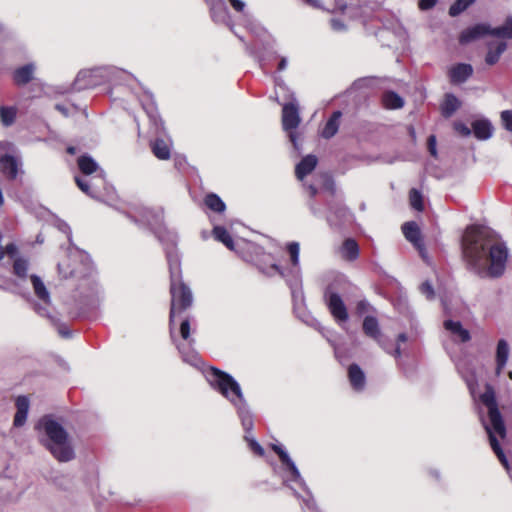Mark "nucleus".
I'll use <instances>...</instances> for the list:
<instances>
[{"mask_svg": "<svg viewBox=\"0 0 512 512\" xmlns=\"http://www.w3.org/2000/svg\"><path fill=\"white\" fill-rule=\"evenodd\" d=\"M266 274L268 276L279 274L280 277L285 278L288 287L292 290L293 296H295L296 290L302 285L301 269L299 268V264H292V267L289 269H284L277 264H273L269 267L268 271H266Z\"/></svg>", "mask_w": 512, "mask_h": 512, "instance_id": "obj_10", "label": "nucleus"}, {"mask_svg": "<svg viewBox=\"0 0 512 512\" xmlns=\"http://www.w3.org/2000/svg\"><path fill=\"white\" fill-rule=\"evenodd\" d=\"M1 121L4 126H11L15 120L16 110L13 107H0Z\"/></svg>", "mask_w": 512, "mask_h": 512, "instance_id": "obj_40", "label": "nucleus"}, {"mask_svg": "<svg viewBox=\"0 0 512 512\" xmlns=\"http://www.w3.org/2000/svg\"><path fill=\"white\" fill-rule=\"evenodd\" d=\"M472 75L473 67L468 63H457L448 70V78L453 85L465 83Z\"/></svg>", "mask_w": 512, "mask_h": 512, "instance_id": "obj_13", "label": "nucleus"}, {"mask_svg": "<svg viewBox=\"0 0 512 512\" xmlns=\"http://www.w3.org/2000/svg\"><path fill=\"white\" fill-rule=\"evenodd\" d=\"M56 329H58V333H59L60 336H62L64 338H70L71 337V331H70V329L68 328L67 325L59 324L58 327H56Z\"/></svg>", "mask_w": 512, "mask_h": 512, "instance_id": "obj_53", "label": "nucleus"}, {"mask_svg": "<svg viewBox=\"0 0 512 512\" xmlns=\"http://www.w3.org/2000/svg\"><path fill=\"white\" fill-rule=\"evenodd\" d=\"M436 0H420L418 3L419 9L427 11L436 5Z\"/></svg>", "mask_w": 512, "mask_h": 512, "instance_id": "obj_50", "label": "nucleus"}, {"mask_svg": "<svg viewBox=\"0 0 512 512\" xmlns=\"http://www.w3.org/2000/svg\"><path fill=\"white\" fill-rule=\"evenodd\" d=\"M58 229L64 234H67L69 241H71V229L67 222L60 220L58 222Z\"/></svg>", "mask_w": 512, "mask_h": 512, "instance_id": "obj_52", "label": "nucleus"}, {"mask_svg": "<svg viewBox=\"0 0 512 512\" xmlns=\"http://www.w3.org/2000/svg\"><path fill=\"white\" fill-rule=\"evenodd\" d=\"M178 349H179L180 353L182 354L184 362L190 363L192 365H196V363H197V354L196 353H194V352L184 353L181 346H178Z\"/></svg>", "mask_w": 512, "mask_h": 512, "instance_id": "obj_46", "label": "nucleus"}, {"mask_svg": "<svg viewBox=\"0 0 512 512\" xmlns=\"http://www.w3.org/2000/svg\"><path fill=\"white\" fill-rule=\"evenodd\" d=\"M488 35L490 36V25L481 23L476 24L470 28H465L461 32L460 37H458V41H460L461 45H467L476 39Z\"/></svg>", "mask_w": 512, "mask_h": 512, "instance_id": "obj_12", "label": "nucleus"}, {"mask_svg": "<svg viewBox=\"0 0 512 512\" xmlns=\"http://www.w3.org/2000/svg\"><path fill=\"white\" fill-rule=\"evenodd\" d=\"M362 330L365 336L372 338L380 346L382 345V334L379 327V322L376 317H364L362 322Z\"/></svg>", "mask_w": 512, "mask_h": 512, "instance_id": "obj_15", "label": "nucleus"}, {"mask_svg": "<svg viewBox=\"0 0 512 512\" xmlns=\"http://www.w3.org/2000/svg\"><path fill=\"white\" fill-rule=\"evenodd\" d=\"M460 105L461 103L458 101L455 95H445L444 103H442V107H440V109H442V115L445 118H449L457 111Z\"/></svg>", "mask_w": 512, "mask_h": 512, "instance_id": "obj_31", "label": "nucleus"}, {"mask_svg": "<svg viewBox=\"0 0 512 512\" xmlns=\"http://www.w3.org/2000/svg\"><path fill=\"white\" fill-rule=\"evenodd\" d=\"M383 104L388 109H399L403 106V100L398 93L390 91L383 95Z\"/></svg>", "mask_w": 512, "mask_h": 512, "instance_id": "obj_36", "label": "nucleus"}, {"mask_svg": "<svg viewBox=\"0 0 512 512\" xmlns=\"http://www.w3.org/2000/svg\"><path fill=\"white\" fill-rule=\"evenodd\" d=\"M501 121L504 128L512 132V110H503L501 112Z\"/></svg>", "mask_w": 512, "mask_h": 512, "instance_id": "obj_42", "label": "nucleus"}, {"mask_svg": "<svg viewBox=\"0 0 512 512\" xmlns=\"http://www.w3.org/2000/svg\"><path fill=\"white\" fill-rule=\"evenodd\" d=\"M308 205H310V210H311V212H312L314 215H317L318 210L315 208V206H314L313 202H310V204H308Z\"/></svg>", "mask_w": 512, "mask_h": 512, "instance_id": "obj_62", "label": "nucleus"}, {"mask_svg": "<svg viewBox=\"0 0 512 512\" xmlns=\"http://www.w3.org/2000/svg\"><path fill=\"white\" fill-rule=\"evenodd\" d=\"M207 379L212 387L237 407L242 427H244L246 432H249L253 427V422L246 408V403L243 399L238 382L235 381L230 374L216 368H211L210 371H208Z\"/></svg>", "mask_w": 512, "mask_h": 512, "instance_id": "obj_4", "label": "nucleus"}, {"mask_svg": "<svg viewBox=\"0 0 512 512\" xmlns=\"http://www.w3.org/2000/svg\"><path fill=\"white\" fill-rule=\"evenodd\" d=\"M129 217L134 222L142 223L154 230L156 237L160 239L162 243H165V247L167 245L171 246L173 239L176 243V236L173 233L165 232V237L161 231L163 223V211L161 209L155 211L150 208L140 207L137 209L135 214L130 215Z\"/></svg>", "mask_w": 512, "mask_h": 512, "instance_id": "obj_7", "label": "nucleus"}, {"mask_svg": "<svg viewBox=\"0 0 512 512\" xmlns=\"http://www.w3.org/2000/svg\"><path fill=\"white\" fill-rule=\"evenodd\" d=\"M95 180H101L102 181L103 178L94 177V178H91V179L88 180V179L80 178L78 176L74 177V181H76V184L79 187V189L82 190L87 195H89L90 197H96L97 196V193H96V190H95L97 185H96L95 182H93Z\"/></svg>", "mask_w": 512, "mask_h": 512, "instance_id": "obj_29", "label": "nucleus"}, {"mask_svg": "<svg viewBox=\"0 0 512 512\" xmlns=\"http://www.w3.org/2000/svg\"><path fill=\"white\" fill-rule=\"evenodd\" d=\"M4 253L7 254L10 257H14L17 253V247L15 244H6Z\"/></svg>", "mask_w": 512, "mask_h": 512, "instance_id": "obj_56", "label": "nucleus"}, {"mask_svg": "<svg viewBox=\"0 0 512 512\" xmlns=\"http://www.w3.org/2000/svg\"><path fill=\"white\" fill-rule=\"evenodd\" d=\"M229 3L231 4L232 8L237 11H243L245 9V2L242 0H229Z\"/></svg>", "mask_w": 512, "mask_h": 512, "instance_id": "obj_55", "label": "nucleus"}, {"mask_svg": "<svg viewBox=\"0 0 512 512\" xmlns=\"http://www.w3.org/2000/svg\"><path fill=\"white\" fill-rule=\"evenodd\" d=\"M35 65L27 63L24 66L17 68L13 72V81L16 86L22 87L29 83L34 76Z\"/></svg>", "mask_w": 512, "mask_h": 512, "instance_id": "obj_18", "label": "nucleus"}, {"mask_svg": "<svg viewBox=\"0 0 512 512\" xmlns=\"http://www.w3.org/2000/svg\"><path fill=\"white\" fill-rule=\"evenodd\" d=\"M341 252L346 260L354 261L359 257V244L353 238H346L342 244Z\"/></svg>", "mask_w": 512, "mask_h": 512, "instance_id": "obj_27", "label": "nucleus"}, {"mask_svg": "<svg viewBox=\"0 0 512 512\" xmlns=\"http://www.w3.org/2000/svg\"><path fill=\"white\" fill-rule=\"evenodd\" d=\"M444 328L451 332V334L460 339L461 342L466 343L471 339L469 331L463 327L462 323L454 320H445Z\"/></svg>", "mask_w": 512, "mask_h": 512, "instance_id": "obj_22", "label": "nucleus"}, {"mask_svg": "<svg viewBox=\"0 0 512 512\" xmlns=\"http://www.w3.org/2000/svg\"><path fill=\"white\" fill-rule=\"evenodd\" d=\"M165 255L170 270V292H171V309H170V329L173 337V323L176 315H180L186 309H189L193 303V295L189 286L182 281L181 259L175 249V242L172 241L171 246H166Z\"/></svg>", "mask_w": 512, "mask_h": 512, "instance_id": "obj_2", "label": "nucleus"}, {"mask_svg": "<svg viewBox=\"0 0 512 512\" xmlns=\"http://www.w3.org/2000/svg\"><path fill=\"white\" fill-rule=\"evenodd\" d=\"M300 123L301 116L299 115L298 104L295 97L292 96V102H287L283 106L282 125L283 129L288 132L289 140L296 150H299V145L295 130Z\"/></svg>", "mask_w": 512, "mask_h": 512, "instance_id": "obj_8", "label": "nucleus"}, {"mask_svg": "<svg viewBox=\"0 0 512 512\" xmlns=\"http://www.w3.org/2000/svg\"><path fill=\"white\" fill-rule=\"evenodd\" d=\"M317 165V158L313 154L306 155L295 167V175L298 180H303L312 173Z\"/></svg>", "mask_w": 512, "mask_h": 512, "instance_id": "obj_17", "label": "nucleus"}, {"mask_svg": "<svg viewBox=\"0 0 512 512\" xmlns=\"http://www.w3.org/2000/svg\"><path fill=\"white\" fill-rule=\"evenodd\" d=\"M287 252L290 255V263L299 264V244L297 242L288 243Z\"/></svg>", "mask_w": 512, "mask_h": 512, "instance_id": "obj_41", "label": "nucleus"}, {"mask_svg": "<svg viewBox=\"0 0 512 512\" xmlns=\"http://www.w3.org/2000/svg\"><path fill=\"white\" fill-rule=\"evenodd\" d=\"M274 452L278 455L280 462L286 465L287 470H289L290 474H292L293 481L304 485V480L302 479L301 473L297 469L295 462L290 459L289 455L281 445H273L272 446Z\"/></svg>", "mask_w": 512, "mask_h": 512, "instance_id": "obj_14", "label": "nucleus"}, {"mask_svg": "<svg viewBox=\"0 0 512 512\" xmlns=\"http://www.w3.org/2000/svg\"><path fill=\"white\" fill-rule=\"evenodd\" d=\"M427 147L428 151L431 156L436 157L437 156V150H436V136L430 135L427 139Z\"/></svg>", "mask_w": 512, "mask_h": 512, "instance_id": "obj_48", "label": "nucleus"}, {"mask_svg": "<svg viewBox=\"0 0 512 512\" xmlns=\"http://www.w3.org/2000/svg\"><path fill=\"white\" fill-rule=\"evenodd\" d=\"M35 312H37L39 315L41 316H49V314L47 313V309L46 307L42 306V305H35Z\"/></svg>", "mask_w": 512, "mask_h": 512, "instance_id": "obj_57", "label": "nucleus"}, {"mask_svg": "<svg viewBox=\"0 0 512 512\" xmlns=\"http://www.w3.org/2000/svg\"><path fill=\"white\" fill-rule=\"evenodd\" d=\"M130 77L124 70L115 67H99L91 70H81L73 82V90L81 91L98 87L106 82H116L119 77Z\"/></svg>", "mask_w": 512, "mask_h": 512, "instance_id": "obj_6", "label": "nucleus"}, {"mask_svg": "<svg viewBox=\"0 0 512 512\" xmlns=\"http://www.w3.org/2000/svg\"><path fill=\"white\" fill-rule=\"evenodd\" d=\"M246 439L248 440L250 449L253 450L256 455L261 456L265 453L262 446L259 445V443L256 440H254L253 438H249V437H246Z\"/></svg>", "mask_w": 512, "mask_h": 512, "instance_id": "obj_47", "label": "nucleus"}, {"mask_svg": "<svg viewBox=\"0 0 512 512\" xmlns=\"http://www.w3.org/2000/svg\"><path fill=\"white\" fill-rule=\"evenodd\" d=\"M331 28L335 31H342L345 29V25L342 22V20L338 18H332L331 19Z\"/></svg>", "mask_w": 512, "mask_h": 512, "instance_id": "obj_54", "label": "nucleus"}, {"mask_svg": "<svg viewBox=\"0 0 512 512\" xmlns=\"http://www.w3.org/2000/svg\"><path fill=\"white\" fill-rule=\"evenodd\" d=\"M348 374L352 388L358 391L362 390L365 384V376L360 366L356 363L351 364Z\"/></svg>", "mask_w": 512, "mask_h": 512, "instance_id": "obj_26", "label": "nucleus"}, {"mask_svg": "<svg viewBox=\"0 0 512 512\" xmlns=\"http://www.w3.org/2000/svg\"><path fill=\"white\" fill-rule=\"evenodd\" d=\"M356 309H357V313L359 315H362V314L368 312V310L370 309V304L366 300H361L358 302Z\"/></svg>", "mask_w": 512, "mask_h": 512, "instance_id": "obj_51", "label": "nucleus"}, {"mask_svg": "<svg viewBox=\"0 0 512 512\" xmlns=\"http://www.w3.org/2000/svg\"><path fill=\"white\" fill-rule=\"evenodd\" d=\"M67 152L70 153V154H74L75 153V147H73V146L68 147Z\"/></svg>", "mask_w": 512, "mask_h": 512, "instance_id": "obj_64", "label": "nucleus"}, {"mask_svg": "<svg viewBox=\"0 0 512 512\" xmlns=\"http://www.w3.org/2000/svg\"><path fill=\"white\" fill-rule=\"evenodd\" d=\"M28 262L24 258H16L13 263V273L21 279L27 276Z\"/></svg>", "mask_w": 512, "mask_h": 512, "instance_id": "obj_39", "label": "nucleus"}, {"mask_svg": "<svg viewBox=\"0 0 512 512\" xmlns=\"http://www.w3.org/2000/svg\"><path fill=\"white\" fill-rule=\"evenodd\" d=\"M409 203L418 212L424 210L423 195L415 188H412L409 192Z\"/></svg>", "mask_w": 512, "mask_h": 512, "instance_id": "obj_38", "label": "nucleus"}, {"mask_svg": "<svg viewBox=\"0 0 512 512\" xmlns=\"http://www.w3.org/2000/svg\"><path fill=\"white\" fill-rule=\"evenodd\" d=\"M57 110H59L61 113L63 114H67V109L65 107H63L62 105H56L55 106Z\"/></svg>", "mask_w": 512, "mask_h": 512, "instance_id": "obj_61", "label": "nucleus"}, {"mask_svg": "<svg viewBox=\"0 0 512 512\" xmlns=\"http://www.w3.org/2000/svg\"><path fill=\"white\" fill-rule=\"evenodd\" d=\"M0 167L3 174L8 179H16L18 173V162L10 154H5L0 158Z\"/></svg>", "mask_w": 512, "mask_h": 512, "instance_id": "obj_23", "label": "nucleus"}, {"mask_svg": "<svg viewBox=\"0 0 512 512\" xmlns=\"http://www.w3.org/2000/svg\"><path fill=\"white\" fill-rule=\"evenodd\" d=\"M407 341V335L405 333H401L398 336V342L404 343Z\"/></svg>", "mask_w": 512, "mask_h": 512, "instance_id": "obj_60", "label": "nucleus"}, {"mask_svg": "<svg viewBox=\"0 0 512 512\" xmlns=\"http://www.w3.org/2000/svg\"><path fill=\"white\" fill-rule=\"evenodd\" d=\"M510 348L508 342L504 339H500L498 346H496L495 362H496V374H500L504 366L508 362Z\"/></svg>", "mask_w": 512, "mask_h": 512, "instance_id": "obj_21", "label": "nucleus"}, {"mask_svg": "<svg viewBox=\"0 0 512 512\" xmlns=\"http://www.w3.org/2000/svg\"><path fill=\"white\" fill-rule=\"evenodd\" d=\"M463 257L468 270L481 278H498L508 259L504 244L495 242L486 228H467L462 242Z\"/></svg>", "mask_w": 512, "mask_h": 512, "instance_id": "obj_1", "label": "nucleus"}, {"mask_svg": "<svg viewBox=\"0 0 512 512\" xmlns=\"http://www.w3.org/2000/svg\"><path fill=\"white\" fill-rule=\"evenodd\" d=\"M324 301L336 322L341 324L349 320V313L339 293L332 291L330 287L326 288Z\"/></svg>", "mask_w": 512, "mask_h": 512, "instance_id": "obj_9", "label": "nucleus"}, {"mask_svg": "<svg viewBox=\"0 0 512 512\" xmlns=\"http://www.w3.org/2000/svg\"><path fill=\"white\" fill-rule=\"evenodd\" d=\"M476 0H456L448 9V14L451 17H456L461 14L463 11H466L471 5L475 3Z\"/></svg>", "mask_w": 512, "mask_h": 512, "instance_id": "obj_37", "label": "nucleus"}, {"mask_svg": "<svg viewBox=\"0 0 512 512\" xmlns=\"http://www.w3.org/2000/svg\"><path fill=\"white\" fill-rule=\"evenodd\" d=\"M401 230L408 242L414 244L415 247L420 248L423 245L421 242L420 229L415 221L403 223Z\"/></svg>", "mask_w": 512, "mask_h": 512, "instance_id": "obj_19", "label": "nucleus"}, {"mask_svg": "<svg viewBox=\"0 0 512 512\" xmlns=\"http://www.w3.org/2000/svg\"><path fill=\"white\" fill-rule=\"evenodd\" d=\"M480 400L482 404L488 408L490 424L486 423L483 417H481V421L486 433H488L491 448L494 454L498 456L500 463L509 471L510 466L507 456L504 454L499 441L495 437L497 434L501 439H504L507 436V428H505L504 420L497 406L494 388L490 384L485 385V390L480 396Z\"/></svg>", "mask_w": 512, "mask_h": 512, "instance_id": "obj_3", "label": "nucleus"}, {"mask_svg": "<svg viewBox=\"0 0 512 512\" xmlns=\"http://www.w3.org/2000/svg\"><path fill=\"white\" fill-rule=\"evenodd\" d=\"M78 168L84 175H91L92 173L98 172L96 177L103 178V170L99 168L98 163L93 160L89 154L81 155L77 160Z\"/></svg>", "mask_w": 512, "mask_h": 512, "instance_id": "obj_16", "label": "nucleus"}, {"mask_svg": "<svg viewBox=\"0 0 512 512\" xmlns=\"http://www.w3.org/2000/svg\"><path fill=\"white\" fill-rule=\"evenodd\" d=\"M326 220L331 227L341 228L352 221V214L343 204H335L330 207V213Z\"/></svg>", "mask_w": 512, "mask_h": 512, "instance_id": "obj_11", "label": "nucleus"}, {"mask_svg": "<svg viewBox=\"0 0 512 512\" xmlns=\"http://www.w3.org/2000/svg\"><path fill=\"white\" fill-rule=\"evenodd\" d=\"M38 429H42L45 438L41 440L43 446L59 462H69L74 458V451L69 442V435L50 415H45L38 423Z\"/></svg>", "mask_w": 512, "mask_h": 512, "instance_id": "obj_5", "label": "nucleus"}, {"mask_svg": "<svg viewBox=\"0 0 512 512\" xmlns=\"http://www.w3.org/2000/svg\"><path fill=\"white\" fill-rule=\"evenodd\" d=\"M212 233H213V237L216 240L223 243L225 246H227L228 249L233 250V248H234L233 240L226 228H223L221 226H216L213 228Z\"/></svg>", "mask_w": 512, "mask_h": 512, "instance_id": "obj_33", "label": "nucleus"}, {"mask_svg": "<svg viewBox=\"0 0 512 512\" xmlns=\"http://www.w3.org/2000/svg\"><path fill=\"white\" fill-rule=\"evenodd\" d=\"M342 113L340 110H335L330 119L326 121L324 128L322 130V137L325 139H330L335 136L340 126V119Z\"/></svg>", "mask_w": 512, "mask_h": 512, "instance_id": "obj_25", "label": "nucleus"}, {"mask_svg": "<svg viewBox=\"0 0 512 512\" xmlns=\"http://www.w3.org/2000/svg\"><path fill=\"white\" fill-rule=\"evenodd\" d=\"M252 53L255 54V56L258 58V61H259L260 65H261V67H262L263 66V60H262L259 52L254 51Z\"/></svg>", "mask_w": 512, "mask_h": 512, "instance_id": "obj_63", "label": "nucleus"}, {"mask_svg": "<svg viewBox=\"0 0 512 512\" xmlns=\"http://www.w3.org/2000/svg\"><path fill=\"white\" fill-rule=\"evenodd\" d=\"M204 203L213 212L222 213L225 210V204L218 194L211 193L205 196Z\"/></svg>", "mask_w": 512, "mask_h": 512, "instance_id": "obj_35", "label": "nucleus"}, {"mask_svg": "<svg viewBox=\"0 0 512 512\" xmlns=\"http://www.w3.org/2000/svg\"><path fill=\"white\" fill-rule=\"evenodd\" d=\"M31 282L35 296L42 300L44 304H50V293L46 289L42 279L37 275H31Z\"/></svg>", "mask_w": 512, "mask_h": 512, "instance_id": "obj_28", "label": "nucleus"}, {"mask_svg": "<svg viewBox=\"0 0 512 512\" xmlns=\"http://www.w3.org/2000/svg\"><path fill=\"white\" fill-rule=\"evenodd\" d=\"M286 66H287L286 58L280 59V61L278 63V71H284L286 69Z\"/></svg>", "mask_w": 512, "mask_h": 512, "instance_id": "obj_59", "label": "nucleus"}, {"mask_svg": "<svg viewBox=\"0 0 512 512\" xmlns=\"http://www.w3.org/2000/svg\"><path fill=\"white\" fill-rule=\"evenodd\" d=\"M490 36L501 38H512V17L507 18L506 22L501 27L491 28Z\"/></svg>", "mask_w": 512, "mask_h": 512, "instance_id": "obj_34", "label": "nucleus"}, {"mask_svg": "<svg viewBox=\"0 0 512 512\" xmlns=\"http://www.w3.org/2000/svg\"><path fill=\"white\" fill-rule=\"evenodd\" d=\"M305 188L308 191V194H310L311 197H314L317 194V189L313 185H307Z\"/></svg>", "mask_w": 512, "mask_h": 512, "instance_id": "obj_58", "label": "nucleus"}, {"mask_svg": "<svg viewBox=\"0 0 512 512\" xmlns=\"http://www.w3.org/2000/svg\"><path fill=\"white\" fill-rule=\"evenodd\" d=\"M16 412L13 424L15 427H22L26 421L28 409L30 408V401L25 396L16 398L15 401Z\"/></svg>", "mask_w": 512, "mask_h": 512, "instance_id": "obj_20", "label": "nucleus"}, {"mask_svg": "<svg viewBox=\"0 0 512 512\" xmlns=\"http://www.w3.org/2000/svg\"><path fill=\"white\" fill-rule=\"evenodd\" d=\"M180 333H181V337L184 340L189 339V337H190V321L188 319H184L181 321Z\"/></svg>", "mask_w": 512, "mask_h": 512, "instance_id": "obj_45", "label": "nucleus"}, {"mask_svg": "<svg viewBox=\"0 0 512 512\" xmlns=\"http://www.w3.org/2000/svg\"><path fill=\"white\" fill-rule=\"evenodd\" d=\"M492 43L489 44V51L485 55V63L492 66L500 60L501 55L507 49V44L504 42L496 44L495 48H492Z\"/></svg>", "mask_w": 512, "mask_h": 512, "instance_id": "obj_30", "label": "nucleus"}, {"mask_svg": "<svg viewBox=\"0 0 512 512\" xmlns=\"http://www.w3.org/2000/svg\"><path fill=\"white\" fill-rule=\"evenodd\" d=\"M454 129L463 137H468L472 133V129L467 127V125L461 121H456L454 123Z\"/></svg>", "mask_w": 512, "mask_h": 512, "instance_id": "obj_43", "label": "nucleus"}, {"mask_svg": "<svg viewBox=\"0 0 512 512\" xmlns=\"http://www.w3.org/2000/svg\"><path fill=\"white\" fill-rule=\"evenodd\" d=\"M152 152L155 157L160 160H167L171 156V148L160 138L155 139L152 143Z\"/></svg>", "mask_w": 512, "mask_h": 512, "instance_id": "obj_32", "label": "nucleus"}, {"mask_svg": "<svg viewBox=\"0 0 512 512\" xmlns=\"http://www.w3.org/2000/svg\"><path fill=\"white\" fill-rule=\"evenodd\" d=\"M148 117H150L151 120L156 121L157 119V110L153 102L148 103L147 105H143Z\"/></svg>", "mask_w": 512, "mask_h": 512, "instance_id": "obj_49", "label": "nucleus"}, {"mask_svg": "<svg viewBox=\"0 0 512 512\" xmlns=\"http://www.w3.org/2000/svg\"><path fill=\"white\" fill-rule=\"evenodd\" d=\"M420 292H422L423 295L426 296L427 299H433L434 298V288L428 281L424 282L419 287Z\"/></svg>", "mask_w": 512, "mask_h": 512, "instance_id": "obj_44", "label": "nucleus"}, {"mask_svg": "<svg viewBox=\"0 0 512 512\" xmlns=\"http://www.w3.org/2000/svg\"><path fill=\"white\" fill-rule=\"evenodd\" d=\"M472 131L475 138L479 140H486L492 137L493 127L491 122L488 120H474L472 122Z\"/></svg>", "mask_w": 512, "mask_h": 512, "instance_id": "obj_24", "label": "nucleus"}]
</instances>
